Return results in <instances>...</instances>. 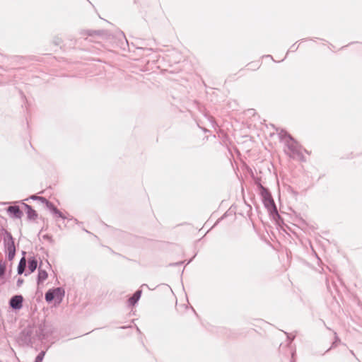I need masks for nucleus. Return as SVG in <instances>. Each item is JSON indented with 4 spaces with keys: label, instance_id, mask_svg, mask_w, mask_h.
<instances>
[{
    "label": "nucleus",
    "instance_id": "obj_6",
    "mask_svg": "<svg viewBox=\"0 0 362 362\" xmlns=\"http://www.w3.org/2000/svg\"><path fill=\"white\" fill-rule=\"evenodd\" d=\"M47 273L45 270L41 269L39 268L38 277H37V283H42L47 279Z\"/></svg>",
    "mask_w": 362,
    "mask_h": 362
},
{
    "label": "nucleus",
    "instance_id": "obj_9",
    "mask_svg": "<svg viewBox=\"0 0 362 362\" xmlns=\"http://www.w3.org/2000/svg\"><path fill=\"white\" fill-rule=\"evenodd\" d=\"M141 294V291H137L132 297L129 299V303L131 305H134L140 298Z\"/></svg>",
    "mask_w": 362,
    "mask_h": 362
},
{
    "label": "nucleus",
    "instance_id": "obj_1",
    "mask_svg": "<svg viewBox=\"0 0 362 362\" xmlns=\"http://www.w3.org/2000/svg\"><path fill=\"white\" fill-rule=\"evenodd\" d=\"M65 294L64 289L58 287L52 289H49L45 293V300L47 302L50 303L54 300L55 305H59L62 303Z\"/></svg>",
    "mask_w": 362,
    "mask_h": 362
},
{
    "label": "nucleus",
    "instance_id": "obj_3",
    "mask_svg": "<svg viewBox=\"0 0 362 362\" xmlns=\"http://www.w3.org/2000/svg\"><path fill=\"white\" fill-rule=\"evenodd\" d=\"M23 297L21 296H15L10 300V305L12 308L19 310L22 308Z\"/></svg>",
    "mask_w": 362,
    "mask_h": 362
},
{
    "label": "nucleus",
    "instance_id": "obj_2",
    "mask_svg": "<svg viewBox=\"0 0 362 362\" xmlns=\"http://www.w3.org/2000/svg\"><path fill=\"white\" fill-rule=\"evenodd\" d=\"M6 250L8 252V258L9 260L13 259L16 254V248L13 240L10 234L8 235L7 239H4Z\"/></svg>",
    "mask_w": 362,
    "mask_h": 362
},
{
    "label": "nucleus",
    "instance_id": "obj_7",
    "mask_svg": "<svg viewBox=\"0 0 362 362\" xmlns=\"http://www.w3.org/2000/svg\"><path fill=\"white\" fill-rule=\"evenodd\" d=\"M46 204L47 207L52 211L53 214L57 215L59 217L64 218L62 215V212L59 211L56 207L54 206V205L49 202H46Z\"/></svg>",
    "mask_w": 362,
    "mask_h": 362
},
{
    "label": "nucleus",
    "instance_id": "obj_11",
    "mask_svg": "<svg viewBox=\"0 0 362 362\" xmlns=\"http://www.w3.org/2000/svg\"><path fill=\"white\" fill-rule=\"evenodd\" d=\"M45 352L41 351L35 358V362H42L45 356Z\"/></svg>",
    "mask_w": 362,
    "mask_h": 362
},
{
    "label": "nucleus",
    "instance_id": "obj_4",
    "mask_svg": "<svg viewBox=\"0 0 362 362\" xmlns=\"http://www.w3.org/2000/svg\"><path fill=\"white\" fill-rule=\"evenodd\" d=\"M8 213L13 214L16 218H21L22 216V212L19 209L18 206H11L7 209Z\"/></svg>",
    "mask_w": 362,
    "mask_h": 362
},
{
    "label": "nucleus",
    "instance_id": "obj_8",
    "mask_svg": "<svg viewBox=\"0 0 362 362\" xmlns=\"http://www.w3.org/2000/svg\"><path fill=\"white\" fill-rule=\"evenodd\" d=\"M46 204L47 207L52 211L53 214L57 215L59 217L64 218L62 215V212L59 211L56 207L54 206V205L49 202H46Z\"/></svg>",
    "mask_w": 362,
    "mask_h": 362
},
{
    "label": "nucleus",
    "instance_id": "obj_14",
    "mask_svg": "<svg viewBox=\"0 0 362 362\" xmlns=\"http://www.w3.org/2000/svg\"><path fill=\"white\" fill-rule=\"evenodd\" d=\"M25 206L28 209V210L32 211V209H31V207L30 206L25 205Z\"/></svg>",
    "mask_w": 362,
    "mask_h": 362
},
{
    "label": "nucleus",
    "instance_id": "obj_5",
    "mask_svg": "<svg viewBox=\"0 0 362 362\" xmlns=\"http://www.w3.org/2000/svg\"><path fill=\"white\" fill-rule=\"evenodd\" d=\"M28 269L30 273L33 272L37 267V261L35 257H31L28 259Z\"/></svg>",
    "mask_w": 362,
    "mask_h": 362
},
{
    "label": "nucleus",
    "instance_id": "obj_12",
    "mask_svg": "<svg viewBox=\"0 0 362 362\" xmlns=\"http://www.w3.org/2000/svg\"><path fill=\"white\" fill-rule=\"evenodd\" d=\"M31 199H40L41 200L42 202H47L44 197H37V196H35V195H33L30 197Z\"/></svg>",
    "mask_w": 362,
    "mask_h": 362
},
{
    "label": "nucleus",
    "instance_id": "obj_13",
    "mask_svg": "<svg viewBox=\"0 0 362 362\" xmlns=\"http://www.w3.org/2000/svg\"><path fill=\"white\" fill-rule=\"evenodd\" d=\"M6 272V266L0 264V276H3Z\"/></svg>",
    "mask_w": 362,
    "mask_h": 362
},
{
    "label": "nucleus",
    "instance_id": "obj_10",
    "mask_svg": "<svg viewBox=\"0 0 362 362\" xmlns=\"http://www.w3.org/2000/svg\"><path fill=\"white\" fill-rule=\"evenodd\" d=\"M25 266H26V260H25V257H23L20 260V262H19V264L18 267V273L19 274H23V272H24V269L25 268Z\"/></svg>",
    "mask_w": 362,
    "mask_h": 362
}]
</instances>
